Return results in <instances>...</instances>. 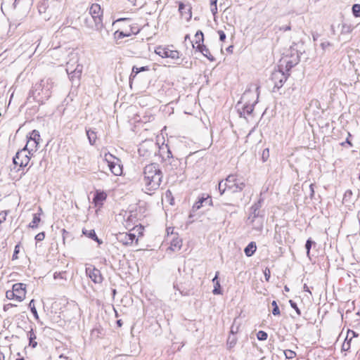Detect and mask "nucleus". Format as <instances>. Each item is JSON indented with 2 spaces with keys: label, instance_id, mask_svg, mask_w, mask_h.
<instances>
[{
  "label": "nucleus",
  "instance_id": "5fc2aeb1",
  "mask_svg": "<svg viewBox=\"0 0 360 360\" xmlns=\"http://www.w3.org/2000/svg\"><path fill=\"white\" fill-rule=\"evenodd\" d=\"M15 306H16L15 304H11V303H8V304H5L4 306V311H8L10 308L15 307Z\"/></svg>",
  "mask_w": 360,
  "mask_h": 360
},
{
  "label": "nucleus",
  "instance_id": "e2e57ef3",
  "mask_svg": "<svg viewBox=\"0 0 360 360\" xmlns=\"http://www.w3.org/2000/svg\"><path fill=\"white\" fill-rule=\"evenodd\" d=\"M304 288V291L310 292L308 286L306 284L304 285V288Z\"/></svg>",
  "mask_w": 360,
  "mask_h": 360
},
{
  "label": "nucleus",
  "instance_id": "f3484780",
  "mask_svg": "<svg viewBox=\"0 0 360 360\" xmlns=\"http://www.w3.org/2000/svg\"><path fill=\"white\" fill-rule=\"evenodd\" d=\"M179 11L182 18H184L186 20H189L191 17V7L188 4H184L183 2L179 3Z\"/></svg>",
  "mask_w": 360,
  "mask_h": 360
},
{
  "label": "nucleus",
  "instance_id": "c03bdc74",
  "mask_svg": "<svg viewBox=\"0 0 360 360\" xmlns=\"http://www.w3.org/2000/svg\"><path fill=\"white\" fill-rule=\"evenodd\" d=\"M65 274H66V273L65 271L55 272L53 274V278H54V279H58V278L66 279V278L65 277Z\"/></svg>",
  "mask_w": 360,
  "mask_h": 360
},
{
  "label": "nucleus",
  "instance_id": "4d7b16f0",
  "mask_svg": "<svg viewBox=\"0 0 360 360\" xmlns=\"http://www.w3.org/2000/svg\"><path fill=\"white\" fill-rule=\"evenodd\" d=\"M314 185L313 184H311L309 185V190H310V198H312L314 194Z\"/></svg>",
  "mask_w": 360,
  "mask_h": 360
},
{
  "label": "nucleus",
  "instance_id": "ddd939ff",
  "mask_svg": "<svg viewBox=\"0 0 360 360\" xmlns=\"http://www.w3.org/2000/svg\"><path fill=\"white\" fill-rule=\"evenodd\" d=\"M86 274L95 283H101L103 278L99 269L95 267H86Z\"/></svg>",
  "mask_w": 360,
  "mask_h": 360
},
{
  "label": "nucleus",
  "instance_id": "338daca9",
  "mask_svg": "<svg viewBox=\"0 0 360 360\" xmlns=\"http://www.w3.org/2000/svg\"><path fill=\"white\" fill-rule=\"evenodd\" d=\"M218 189L219 191L220 195H222L224 193V192H222V188H221V187L220 188L218 187Z\"/></svg>",
  "mask_w": 360,
  "mask_h": 360
},
{
  "label": "nucleus",
  "instance_id": "6e6d98bb",
  "mask_svg": "<svg viewBox=\"0 0 360 360\" xmlns=\"http://www.w3.org/2000/svg\"><path fill=\"white\" fill-rule=\"evenodd\" d=\"M221 206L222 207H231V208H235L236 207V205L233 203H226V202H224V203H222L221 204Z\"/></svg>",
  "mask_w": 360,
  "mask_h": 360
},
{
  "label": "nucleus",
  "instance_id": "c9c22d12",
  "mask_svg": "<svg viewBox=\"0 0 360 360\" xmlns=\"http://www.w3.org/2000/svg\"><path fill=\"white\" fill-rule=\"evenodd\" d=\"M232 186L231 184H229L226 181V179L224 181L221 180L219 183V188L221 187L222 188V192H225L226 190H229V187Z\"/></svg>",
  "mask_w": 360,
  "mask_h": 360
},
{
  "label": "nucleus",
  "instance_id": "9d476101",
  "mask_svg": "<svg viewBox=\"0 0 360 360\" xmlns=\"http://www.w3.org/2000/svg\"><path fill=\"white\" fill-rule=\"evenodd\" d=\"M60 6V3L58 0H41L38 6V11L40 14L51 13L53 7Z\"/></svg>",
  "mask_w": 360,
  "mask_h": 360
},
{
  "label": "nucleus",
  "instance_id": "3c124183",
  "mask_svg": "<svg viewBox=\"0 0 360 360\" xmlns=\"http://www.w3.org/2000/svg\"><path fill=\"white\" fill-rule=\"evenodd\" d=\"M264 277H265L266 281H269V278H270V275H271V271H270V270L268 268L265 269V270L264 271Z\"/></svg>",
  "mask_w": 360,
  "mask_h": 360
},
{
  "label": "nucleus",
  "instance_id": "4c0bfd02",
  "mask_svg": "<svg viewBox=\"0 0 360 360\" xmlns=\"http://www.w3.org/2000/svg\"><path fill=\"white\" fill-rule=\"evenodd\" d=\"M352 13L355 17H360V4H354L352 6Z\"/></svg>",
  "mask_w": 360,
  "mask_h": 360
},
{
  "label": "nucleus",
  "instance_id": "a211bd4d",
  "mask_svg": "<svg viewBox=\"0 0 360 360\" xmlns=\"http://www.w3.org/2000/svg\"><path fill=\"white\" fill-rule=\"evenodd\" d=\"M70 59L66 64V72L67 73L71 72L75 69L77 64H78V56L77 53H71L69 55Z\"/></svg>",
  "mask_w": 360,
  "mask_h": 360
},
{
  "label": "nucleus",
  "instance_id": "f257e3e1",
  "mask_svg": "<svg viewBox=\"0 0 360 360\" xmlns=\"http://www.w3.org/2000/svg\"><path fill=\"white\" fill-rule=\"evenodd\" d=\"M163 174L156 163L146 165L143 169V184L146 193L154 191L160 188Z\"/></svg>",
  "mask_w": 360,
  "mask_h": 360
},
{
  "label": "nucleus",
  "instance_id": "58836bf2",
  "mask_svg": "<svg viewBox=\"0 0 360 360\" xmlns=\"http://www.w3.org/2000/svg\"><path fill=\"white\" fill-rule=\"evenodd\" d=\"M313 244H315V243L311 238H309L306 242L305 248L308 256H309L310 250Z\"/></svg>",
  "mask_w": 360,
  "mask_h": 360
},
{
  "label": "nucleus",
  "instance_id": "1a4fd4ad",
  "mask_svg": "<svg viewBox=\"0 0 360 360\" xmlns=\"http://www.w3.org/2000/svg\"><path fill=\"white\" fill-rule=\"evenodd\" d=\"M271 80L274 84V88L279 89L287 80V76L283 70L278 68L271 73Z\"/></svg>",
  "mask_w": 360,
  "mask_h": 360
},
{
  "label": "nucleus",
  "instance_id": "dca6fc26",
  "mask_svg": "<svg viewBox=\"0 0 360 360\" xmlns=\"http://www.w3.org/2000/svg\"><path fill=\"white\" fill-rule=\"evenodd\" d=\"M117 239L120 243H122L125 245H131L134 240L137 241L136 235L131 233H120Z\"/></svg>",
  "mask_w": 360,
  "mask_h": 360
},
{
  "label": "nucleus",
  "instance_id": "cd10ccee",
  "mask_svg": "<svg viewBox=\"0 0 360 360\" xmlns=\"http://www.w3.org/2000/svg\"><path fill=\"white\" fill-rule=\"evenodd\" d=\"M86 136L88 137V139H89V141L91 145H93L95 141H96V132L93 130H91V129H87L86 127Z\"/></svg>",
  "mask_w": 360,
  "mask_h": 360
},
{
  "label": "nucleus",
  "instance_id": "f704fd0d",
  "mask_svg": "<svg viewBox=\"0 0 360 360\" xmlns=\"http://www.w3.org/2000/svg\"><path fill=\"white\" fill-rule=\"evenodd\" d=\"M236 342H237V339L236 338V337L234 335L229 336L228 340H227V343H226L229 349L233 347L236 345Z\"/></svg>",
  "mask_w": 360,
  "mask_h": 360
},
{
  "label": "nucleus",
  "instance_id": "5701e85b",
  "mask_svg": "<svg viewBox=\"0 0 360 360\" xmlns=\"http://www.w3.org/2000/svg\"><path fill=\"white\" fill-rule=\"evenodd\" d=\"M39 141H40L39 132L37 130H35V129L33 130L31 133L30 140L27 141V143H29L30 145L31 144V143H33V144L34 145L35 150H36L38 144L39 143Z\"/></svg>",
  "mask_w": 360,
  "mask_h": 360
},
{
  "label": "nucleus",
  "instance_id": "864d4df0",
  "mask_svg": "<svg viewBox=\"0 0 360 360\" xmlns=\"http://www.w3.org/2000/svg\"><path fill=\"white\" fill-rule=\"evenodd\" d=\"M131 120H134V122H139L141 120L140 116L139 114H134L133 117L131 118Z\"/></svg>",
  "mask_w": 360,
  "mask_h": 360
},
{
  "label": "nucleus",
  "instance_id": "49530a36",
  "mask_svg": "<svg viewBox=\"0 0 360 360\" xmlns=\"http://www.w3.org/2000/svg\"><path fill=\"white\" fill-rule=\"evenodd\" d=\"M289 302H290L291 307L293 308L296 311L297 314L299 316H300L301 311H300V309L298 308L297 304L295 302H294L292 300H290Z\"/></svg>",
  "mask_w": 360,
  "mask_h": 360
},
{
  "label": "nucleus",
  "instance_id": "0eeeda50",
  "mask_svg": "<svg viewBox=\"0 0 360 360\" xmlns=\"http://www.w3.org/2000/svg\"><path fill=\"white\" fill-rule=\"evenodd\" d=\"M89 14L91 15L96 30H101L103 28V10L98 4H93L89 8Z\"/></svg>",
  "mask_w": 360,
  "mask_h": 360
},
{
  "label": "nucleus",
  "instance_id": "f8f14e48",
  "mask_svg": "<svg viewBox=\"0 0 360 360\" xmlns=\"http://www.w3.org/2000/svg\"><path fill=\"white\" fill-rule=\"evenodd\" d=\"M226 179L228 184L232 186L229 187V190H231L233 193L242 191L245 186V183L239 182L234 174H230Z\"/></svg>",
  "mask_w": 360,
  "mask_h": 360
},
{
  "label": "nucleus",
  "instance_id": "393cba45",
  "mask_svg": "<svg viewBox=\"0 0 360 360\" xmlns=\"http://www.w3.org/2000/svg\"><path fill=\"white\" fill-rule=\"evenodd\" d=\"M219 272L216 273L214 278L212 279L213 283L215 284L214 288L212 290L214 295H220L221 294V287L219 284V281L218 280Z\"/></svg>",
  "mask_w": 360,
  "mask_h": 360
},
{
  "label": "nucleus",
  "instance_id": "680f3d73",
  "mask_svg": "<svg viewBox=\"0 0 360 360\" xmlns=\"http://www.w3.org/2000/svg\"><path fill=\"white\" fill-rule=\"evenodd\" d=\"M129 18H119L116 20V22H120V21H126V20H129Z\"/></svg>",
  "mask_w": 360,
  "mask_h": 360
},
{
  "label": "nucleus",
  "instance_id": "7c9ffc66",
  "mask_svg": "<svg viewBox=\"0 0 360 360\" xmlns=\"http://www.w3.org/2000/svg\"><path fill=\"white\" fill-rule=\"evenodd\" d=\"M195 44H197V46L200 44H203L204 36L202 31L198 30L195 35Z\"/></svg>",
  "mask_w": 360,
  "mask_h": 360
},
{
  "label": "nucleus",
  "instance_id": "39448f33",
  "mask_svg": "<svg viewBox=\"0 0 360 360\" xmlns=\"http://www.w3.org/2000/svg\"><path fill=\"white\" fill-rule=\"evenodd\" d=\"M255 96H257V98H258V95L253 91H245L240 100L237 103L236 105L237 112L247 113L252 112L254 110V106L257 103V100L250 102V98H254Z\"/></svg>",
  "mask_w": 360,
  "mask_h": 360
},
{
  "label": "nucleus",
  "instance_id": "ea45409f",
  "mask_svg": "<svg viewBox=\"0 0 360 360\" xmlns=\"http://www.w3.org/2000/svg\"><path fill=\"white\" fill-rule=\"evenodd\" d=\"M257 338L259 340H266L268 338V335L263 330H259L257 334Z\"/></svg>",
  "mask_w": 360,
  "mask_h": 360
},
{
  "label": "nucleus",
  "instance_id": "aec40b11",
  "mask_svg": "<svg viewBox=\"0 0 360 360\" xmlns=\"http://www.w3.org/2000/svg\"><path fill=\"white\" fill-rule=\"evenodd\" d=\"M107 194L104 191H96L93 202L96 205H102L103 202L106 199Z\"/></svg>",
  "mask_w": 360,
  "mask_h": 360
},
{
  "label": "nucleus",
  "instance_id": "a19ab883",
  "mask_svg": "<svg viewBox=\"0 0 360 360\" xmlns=\"http://www.w3.org/2000/svg\"><path fill=\"white\" fill-rule=\"evenodd\" d=\"M210 11L213 15H215L217 13V7L216 0L210 1Z\"/></svg>",
  "mask_w": 360,
  "mask_h": 360
},
{
  "label": "nucleus",
  "instance_id": "412c9836",
  "mask_svg": "<svg viewBox=\"0 0 360 360\" xmlns=\"http://www.w3.org/2000/svg\"><path fill=\"white\" fill-rule=\"evenodd\" d=\"M196 49L198 50L200 53H202L204 56H205L210 61H214L215 58L210 53L208 48L204 44H200L196 46Z\"/></svg>",
  "mask_w": 360,
  "mask_h": 360
},
{
  "label": "nucleus",
  "instance_id": "20e7f679",
  "mask_svg": "<svg viewBox=\"0 0 360 360\" xmlns=\"http://www.w3.org/2000/svg\"><path fill=\"white\" fill-rule=\"evenodd\" d=\"M120 160L110 153H105L102 158L101 166L103 169L108 168L115 176H120L122 173Z\"/></svg>",
  "mask_w": 360,
  "mask_h": 360
},
{
  "label": "nucleus",
  "instance_id": "473e14b6",
  "mask_svg": "<svg viewBox=\"0 0 360 360\" xmlns=\"http://www.w3.org/2000/svg\"><path fill=\"white\" fill-rule=\"evenodd\" d=\"M40 220H41V219H40L39 215H38L37 214H34L33 215V219H32V222L30 223V224H29V227H30L32 229L37 228L38 226V223L40 221Z\"/></svg>",
  "mask_w": 360,
  "mask_h": 360
},
{
  "label": "nucleus",
  "instance_id": "c756f323",
  "mask_svg": "<svg viewBox=\"0 0 360 360\" xmlns=\"http://www.w3.org/2000/svg\"><path fill=\"white\" fill-rule=\"evenodd\" d=\"M182 246V241L179 238L173 239L171 242L170 249L173 251L180 250Z\"/></svg>",
  "mask_w": 360,
  "mask_h": 360
},
{
  "label": "nucleus",
  "instance_id": "b1692460",
  "mask_svg": "<svg viewBox=\"0 0 360 360\" xmlns=\"http://www.w3.org/2000/svg\"><path fill=\"white\" fill-rule=\"evenodd\" d=\"M257 250V245L255 242H250L245 248L244 252L246 256H252Z\"/></svg>",
  "mask_w": 360,
  "mask_h": 360
},
{
  "label": "nucleus",
  "instance_id": "c85d7f7f",
  "mask_svg": "<svg viewBox=\"0 0 360 360\" xmlns=\"http://www.w3.org/2000/svg\"><path fill=\"white\" fill-rule=\"evenodd\" d=\"M319 106H320L319 101L316 99H314V100H312L309 103V108L307 109L312 111V112H316L317 110L319 109Z\"/></svg>",
  "mask_w": 360,
  "mask_h": 360
},
{
  "label": "nucleus",
  "instance_id": "a878e982",
  "mask_svg": "<svg viewBox=\"0 0 360 360\" xmlns=\"http://www.w3.org/2000/svg\"><path fill=\"white\" fill-rule=\"evenodd\" d=\"M27 338L29 339V345L32 348H35L37 345V342L35 341L37 336L34 333L33 329H31V330L28 332Z\"/></svg>",
  "mask_w": 360,
  "mask_h": 360
},
{
  "label": "nucleus",
  "instance_id": "de8ad7c7",
  "mask_svg": "<svg viewBox=\"0 0 360 360\" xmlns=\"http://www.w3.org/2000/svg\"><path fill=\"white\" fill-rule=\"evenodd\" d=\"M19 251H20V245H16L15 246L14 252H13V256H12V259L13 260H15V259H18V254L19 253Z\"/></svg>",
  "mask_w": 360,
  "mask_h": 360
},
{
  "label": "nucleus",
  "instance_id": "09e8293b",
  "mask_svg": "<svg viewBox=\"0 0 360 360\" xmlns=\"http://www.w3.org/2000/svg\"><path fill=\"white\" fill-rule=\"evenodd\" d=\"M45 238V233L44 232H40L38 234L36 235L35 239L37 241H42Z\"/></svg>",
  "mask_w": 360,
  "mask_h": 360
},
{
  "label": "nucleus",
  "instance_id": "13d9d810",
  "mask_svg": "<svg viewBox=\"0 0 360 360\" xmlns=\"http://www.w3.org/2000/svg\"><path fill=\"white\" fill-rule=\"evenodd\" d=\"M281 30H283V31H288V30H291V27L290 25H287V26H283L282 27H281L280 29Z\"/></svg>",
  "mask_w": 360,
  "mask_h": 360
},
{
  "label": "nucleus",
  "instance_id": "9b49d317",
  "mask_svg": "<svg viewBox=\"0 0 360 360\" xmlns=\"http://www.w3.org/2000/svg\"><path fill=\"white\" fill-rule=\"evenodd\" d=\"M155 52L162 58H170L172 59H177L179 58V53L176 50H170L167 47L158 46Z\"/></svg>",
  "mask_w": 360,
  "mask_h": 360
},
{
  "label": "nucleus",
  "instance_id": "37998d69",
  "mask_svg": "<svg viewBox=\"0 0 360 360\" xmlns=\"http://www.w3.org/2000/svg\"><path fill=\"white\" fill-rule=\"evenodd\" d=\"M284 354L285 355V357L287 359H292L294 358L295 356H296V354L295 352L290 350V349H287L284 352Z\"/></svg>",
  "mask_w": 360,
  "mask_h": 360
},
{
  "label": "nucleus",
  "instance_id": "2eb2a0df",
  "mask_svg": "<svg viewBox=\"0 0 360 360\" xmlns=\"http://www.w3.org/2000/svg\"><path fill=\"white\" fill-rule=\"evenodd\" d=\"M83 66L80 64H77L75 69L71 72H68L69 78L72 82L76 84H79L80 77L82 75Z\"/></svg>",
  "mask_w": 360,
  "mask_h": 360
},
{
  "label": "nucleus",
  "instance_id": "052dcab7",
  "mask_svg": "<svg viewBox=\"0 0 360 360\" xmlns=\"http://www.w3.org/2000/svg\"><path fill=\"white\" fill-rule=\"evenodd\" d=\"M345 143H347V144H349L350 146H352V143H351V141H349V138H347V139H346V141H345V142H342V143H341V145H342V146H345Z\"/></svg>",
  "mask_w": 360,
  "mask_h": 360
},
{
  "label": "nucleus",
  "instance_id": "8fccbe9b",
  "mask_svg": "<svg viewBox=\"0 0 360 360\" xmlns=\"http://www.w3.org/2000/svg\"><path fill=\"white\" fill-rule=\"evenodd\" d=\"M295 65V64L292 61H286L285 64V71L288 72Z\"/></svg>",
  "mask_w": 360,
  "mask_h": 360
},
{
  "label": "nucleus",
  "instance_id": "4468645a",
  "mask_svg": "<svg viewBox=\"0 0 360 360\" xmlns=\"http://www.w3.org/2000/svg\"><path fill=\"white\" fill-rule=\"evenodd\" d=\"M26 285L21 283H17L13 285V290L15 294V300L21 302L25 298L26 290H25Z\"/></svg>",
  "mask_w": 360,
  "mask_h": 360
},
{
  "label": "nucleus",
  "instance_id": "bb28decb",
  "mask_svg": "<svg viewBox=\"0 0 360 360\" xmlns=\"http://www.w3.org/2000/svg\"><path fill=\"white\" fill-rule=\"evenodd\" d=\"M149 70V68L148 66H143L141 68H137L136 66H134L133 68H132V72L131 73V75L129 77V79H134L136 75L138 73H139L140 72H143V71H146V70Z\"/></svg>",
  "mask_w": 360,
  "mask_h": 360
},
{
  "label": "nucleus",
  "instance_id": "f03ea898",
  "mask_svg": "<svg viewBox=\"0 0 360 360\" xmlns=\"http://www.w3.org/2000/svg\"><path fill=\"white\" fill-rule=\"evenodd\" d=\"M52 86V79H41L39 83L33 86L31 94L34 100L42 103L44 101L47 100L51 96Z\"/></svg>",
  "mask_w": 360,
  "mask_h": 360
},
{
  "label": "nucleus",
  "instance_id": "e433bc0d",
  "mask_svg": "<svg viewBox=\"0 0 360 360\" xmlns=\"http://www.w3.org/2000/svg\"><path fill=\"white\" fill-rule=\"evenodd\" d=\"M271 305L273 307V309H272V314L274 316H278L280 314V309L278 307V304H277V302L276 301L274 300L272 302H271Z\"/></svg>",
  "mask_w": 360,
  "mask_h": 360
},
{
  "label": "nucleus",
  "instance_id": "72a5a7b5",
  "mask_svg": "<svg viewBox=\"0 0 360 360\" xmlns=\"http://www.w3.org/2000/svg\"><path fill=\"white\" fill-rule=\"evenodd\" d=\"M131 35V32H124L122 31H116L115 33H114V37H115V39H121L124 37H129Z\"/></svg>",
  "mask_w": 360,
  "mask_h": 360
},
{
  "label": "nucleus",
  "instance_id": "603ef678",
  "mask_svg": "<svg viewBox=\"0 0 360 360\" xmlns=\"http://www.w3.org/2000/svg\"><path fill=\"white\" fill-rule=\"evenodd\" d=\"M218 34H219V39L222 41H224L226 39V34L224 33V31L222 30H219L218 31Z\"/></svg>",
  "mask_w": 360,
  "mask_h": 360
},
{
  "label": "nucleus",
  "instance_id": "2f4dec72",
  "mask_svg": "<svg viewBox=\"0 0 360 360\" xmlns=\"http://www.w3.org/2000/svg\"><path fill=\"white\" fill-rule=\"evenodd\" d=\"M29 308L30 309L31 312L34 315L36 320H39V315L35 307L34 300H32L29 303Z\"/></svg>",
  "mask_w": 360,
  "mask_h": 360
},
{
  "label": "nucleus",
  "instance_id": "bf43d9fd",
  "mask_svg": "<svg viewBox=\"0 0 360 360\" xmlns=\"http://www.w3.org/2000/svg\"><path fill=\"white\" fill-rule=\"evenodd\" d=\"M321 45L322 48H323V49H325L326 47H328V46H330V42H328V41H327V42H323V43H321Z\"/></svg>",
  "mask_w": 360,
  "mask_h": 360
},
{
  "label": "nucleus",
  "instance_id": "774afa93",
  "mask_svg": "<svg viewBox=\"0 0 360 360\" xmlns=\"http://www.w3.org/2000/svg\"><path fill=\"white\" fill-rule=\"evenodd\" d=\"M284 290H285V291H286V292H288V291L290 290L289 288H288L287 285H285V286L284 287Z\"/></svg>",
  "mask_w": 360,
  "mask_h": 360
},
{
  "label": "nucleus",
  "instance_id": "423d86ee",
  "mask_svg": "<svg viewBox=\"0 0 360 360\" xmlns=\"http://www.w3.org/2000/svg\"><path fill=\"white\" fill-rule=\"evenodd\" d=\"M29 145L30 143H27L24 148L16 153L13 158V162L15 165H18L20 167H25L28 165L30 160V155H32L31 152L34 150L32 148L31 150L28 148Z\"/></svg>",
  "mask_w": 360,
  "mask_h": 360
},
{
  "label": "nucleus",
  "instance_id": "79ce46f5",
  "mask_svg": "<svg viewBox=\"0 0 360 360\" xmlns=\"http://www.w3.org/2000/svg\"><path fill=\"white\" fill-rule=\"evenodd\" d=\"M269 158V148H265L262 151V159L263 162H266Z\"/></svg>",
  "mask_w": 360,
  "mask_h": 360
},
{
  "label": "nucleus",
  "instance_id": "6ab92c4d",
  "mask_svg": "<svg viewBox=\"0 0 360 360\" xmlns=\"http://www.w3.org/2000/svg\"><path fill=\"white\" fill-rule=\"evenodd\" d=\"M204 204L205 205H212V200L211 198V197H210L209 195H207V197H201L198 202H196L193 206V210H199L200 208H201L202 207L204 206Z\"/></svg>",
  "mask_w": 360,
  "mask_h": 360
},
{
  "label": "nucleus",
  "instance_id": "6e6552de",
  "mask_svg": "<svg viewBox=\"0 0 360 360\" xmlns=\"http://www.w3.org/2000/svg\"><path fill=\"white\" fill-rule=\"evenodd\" d=\"M314 120L316 124L324 134H328L334 129V127L333 126V122L330 119L324 117L321 114H318V116L315 117Z\"/></svg>",
  "mask_w": 360,
  "mask_h": 360
},
{
  "label": "nucleus",
  "instance_id": "7ed1b4c3",
  "mask_svg": "<svg viewBox=\"0 0 360 360\" xmlns=\"http://www.w3.org/2000/svg\"><path fill=\"white\" fill-rule=\"evenodd\" d=\"M262 202V198H259L257 202H255L250 209V214L248 217V221L252 224V228L259 231L263 229L264 214L260 211Z\"/></svg>",
  "mask_w": 360,
  "mask_h": 360
},
{
  "label": "nucleus",
  "instance_id": "0e129e2a",
  "mask_svg": "<svg viewBox=\"0 0 360 360\" xmlns=\"http://www.w3.org/2000/svg\"><path fill=\"white\" fill-rule=\"evenodd\" d=\"M33 148H34V145L33 144V143H31V144L29 145L28 148L31 150L32 148L33 149Z\"/></svg>",
  "mask_w": 360,
  "mask_h": 360
},
{
  "label": "nucleus",
  "instance_id": "4be33fe9",
  "mask_svg": "<svg viewBox=\"0 0 360 360\" xmlns=\"http://www.w3.org/2000/svg\"><path fill=\"white\" fill-rule=\"evenodd\" d=\"M82 233L84 235H85L86 236H87L88 238L97 242L98 245H101L103 243V241L97 237L96 232L94 229L87 230V229H83Z\"/></svg>",
  "mask_w": 360,
  "mask_h": 360
},
{
  "label": "nucleus",
  "instance_id": "69168bd1",
  "mask_svg": "<svg viewBox=\"0 0 360 360\" xmlns=\"http://www.w3.org/2000/svg\"><path fill=\"white\" fill-rule=\"evenodd\" d=\"M128 1L131 2L134 6L136 4V0H127Z\"/></svg>",
  "mask_w": 360,
  "mask_h": 360
},
{
  "label": "nucleus",
  "instance_id": "a18cd8bd",
  "mask_svg": "<svg viewBox=\"0 0 360 360\" xmlns=\"http://www.w3.org/2000/svg\"><path fill=\"white\" fill-rule=\"evenodd\" d=\"M6 297L8 300L15 299V294L13 289L11 290H7L6 292Z\"/></svg>",
  "mask_w": 360,
  "mask_h": 360
}]
</instances>
